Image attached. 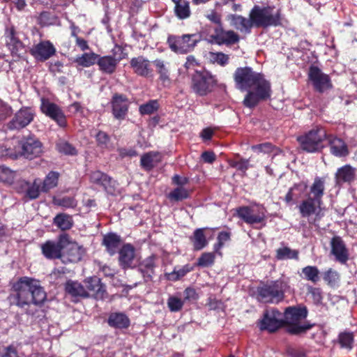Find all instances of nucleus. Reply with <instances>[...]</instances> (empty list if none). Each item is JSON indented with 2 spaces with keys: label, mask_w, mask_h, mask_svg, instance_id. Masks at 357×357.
Masks as SVG:
<instances>
[{
  "label": "nucleus",
  "mask_w": 357,
  "mask_h": 357,
  "mask_svg": "<svg viewBox=\"0 0 357 357\" xmlns=\"http://www.w3.org/2000/svg\"><path fill=\"white\" fill-rule=\"evenodd\" d=\"M234 79L238 89L248 91L243 100V105L247 107L253 108L271 96V83L263 74L254 71L250 67L237 68Z\"/></svg>",
  "instance_id": "1"
},
{
  "label": "nucleus",
  "mask_w": 357,
  "mask_h": 357,
  "mask_svg": "<svg viewBox=\"0 0 357 357\" xmlns=\"http://www.w3.org/2000/svg\"><path fill=\"white\" fill-rule=\"evenodd\" d=\"M9 295L10 303L19 307L33 304L42 305L46 300L47 294L40 282L32 278L21 277L10 283Z\"/></svg>",
  "instance_id": "2"
},
{
  "label": "nucleus",
  "mask_w": 357,
  "mask_h": 357,
  "mask_svg": "<svg viewBox=\"0 0 357 357\" xmlns=\"http://www.w3.org/2000/svg\"><path fill=\"white\" fill-rule=\"evenodd\" d=\"M324 190V179L316 177L310 188L309 192L306 195V198L298 206L301 217L309 218L315 214L317 209L321 208Z\"/></svg>",
  "instance_id": "3"
},
{
  "label": "nucleus",
  "mask_w": 357,
  "mask_h": 357,
  "mask_svg": "<svg viewBox=\"0 0 357 357\" xmlns=\"http://www.w3.org/2000/svg\"><path fill=\"white\" fill-rule=\"evenodd\" d=\"M256 28L277 27L282 25V14L280 8L274 6H259L255 5L249 13Z\"/></svg>",
  "instance_id": "4"
},
{
  "label": "nucleus",
  "mask_w": 357,
  "mask_h": 357,
  "mask_svg": "<svg viewBox=\"0 0 357 357\" xmlns=\"http://www.w3.org/2000/svg\"><path fill=\"white\" fill-rule=\"evenodd\" d=\"M305 306H290L285 309L283 314L284 326L288 333L299 335L310 330L313 325L303 321L307 316Z\"/></svg>",
  "instance_id": "5"
},
{
  "label": "nucleus",
  "mask_w": 357,
  "mask_h": 357,
  "mask_svg": "<svg viewBox=\"0 0 357 357\" xmlns=\"http://www.w3.org/2000/svg\"><path fill=\"white\" fill-rule=\"evenodd\" d=\"M327 132L321 126H316L303 135L298 137L301 148L307 153L320 152L324 148L323 142L326 140Z\"/></svg>",
  "instance_id": "6"
},
{
  "label": "nucleus",
  "mask_w": 357,
  "mask_h": 357,
  "mask_svg": "<svg viewBox=\"0 0 357 357\" xmlns=\"http://www.w3.org/2000/svg\"><path fill=\"white\" fill-rule=\"evenodd\" d=\"M217 85V79L209 71L202 68L195 70L191 79V89L199 96H205L211 93Z\"/></svg>",
  "instance_id": "7"
},
{
  "label": "nucleus",
  "mask_w": 357,
  "mask_h": 357,
  "mask_svg": "<svg viewBox=\"0 0 357 357\" xmlns=\"http://www.w3.org/2000/svg\"><path fill=\"white\" fill-rule=\"evenodd\" d=\"M283 282L269 281L257 287V300L265 303H278L284 299Z\"/></svg>",
  "instance_id": "8"
},
{
  "label": "nucleus",
  "mask_w": 357,
  "mask_h": 357,
  "mask_svg": "<svg viewBox=\"0 0 357 357\" xmlns=\"http://www.w3.org/2000/svg\"><path fill=\"white\" fill-rule=\"evenodd\" d=\"M266 209L261 204L251 202L248 206H241L234 209V215L245 223H261L266 218Z\"/></svg>",
  "instance_id": "9"
},
{
  "label": "nucleus",
  "mask_w": 357,
  "mask_h": 357,
  "mask_svg": "<svg viewBox=\"0 0 357 357\" xmlns=\"http://www.w3.org/2000/svg\"><path fill=\"white\" fill-rule=\"evenodd\" d=\"M200 38L196 34H183L181 36L171 35L167 43L172 51L178 54H187L194 50Z\"/></svg>",
  "instance_id": "10"
},
{
  "label": "nucleus",
  "mask_w": 357,
  "mask_h": 357,
  "mask_svg": "<svg viewBox=\"0 0 357 357\" xmlns=\"http://www.w3.org/2000/svg\"><path fill=\"white\" fill-rule=\"evenodd\" d=\"M261 331L273 333L282 326H284V316L276 308L267 309L264 312L263 319L259 322Z\"/></svg>",
  "instance_id": "11"
},
{
  "label": "nucleus",
  "mask_w": 357,
  "mask_h": 357,
  "mask_svg": "<svg viewBox=\"0 0 357 357\" xmlns=\"http://www.w3.org/2000/svg\"><path fill=\"white\" fill-rule=\"evenodd\" d=\"M240 36L234 30H225L223 25L215 26L214 33L209 35L208 41L218 45L231 47L239 43Z\"/></svg>",
  "instance_id": "12"
},
{
  "label": "nucleus",
  "mask_w": 357,
  "mask_h": 357,
  "mask_svg": "<svg viewBox=\"0 0 357 357\" xmlns=\"http://www.w3.org/2000/svg\"><path fill=\"white\" fill-rule=\"evenodd\" d=\"M308 77L311 81L315 91L323 93L333 88L330 76L324 73L321 69L316 66H311L309 68Z\"/></svg>",
  "instance_id": "13"
},
{
  "label": "nucleus",
  "mask_w": 357,
  "mask_h": 357,
  "mask_svg": "<svg viewBox=\"0 0 357 357\" xmlns=\"http://www.w3.org/2000/svg\"><path fill=\"white\" fill-rule=\"evenodd\" d=\"M20 146V156L29 160H33L43 153V144L35 136L23 137L19 142Z\"/></svg>",
  "instance_id": "14"
},
{
  "label": "nucleus",
  "mask_w": 357,
  "mask_h": 357,
  "mask_svg": "<svg viewBox=\"0 0 357 357\" xmlns=\"http://www.w3.org/2000/svg\"><path fill=\"white\" fill-rule=\"evenodd\" d=\"M35 116L33 107H22L7 123V128L10 130L23 129L33 121Z\"/></svg>",
  "instance_id": "15"
},
{
  "label": "nucleus",
  "mask_w": 357,
  "mask_h": 357,
  "mask_svg": "<svg viewBox=\"0 0 357 357\" xmlns=\"http://www.w3.org/2000/svg\"><path fill=\"white\" fill-rule=\"evenodd\" d=\"M40 101L41 112L54 121L59 127L66 128L67 126L66 117L61 108L47 98H42Z\"/></svg>",
  "instance_id": "16"
},
{
  "label": "nucleus",
  "mask_w": 357,
  "mask_h": 357,
  "mask_svg": "<svg viewBox=\"0 0 357 357\" xmlns=\"http://www.w3.org/2000/svg\"><path fill=\"white\" fill-rule=\"evenodd\" d=\"M112 113L118 120H124L128 115L130 102L128 98L121 93H115L110 101Z\"/></svg>",
  "instance_id": "17"
},
{
  "label": "nucleus",
  "mask_w": 357,
  "mask_h": 357,
  "mask_svg": "<svg viewBox=\"0 0 357 357\" xmlns=\"http://www.w3.org/2000/svg\"><path fill=\"white\" fill-rule=\"evenodd\" d=\"M56 48L50 40H42L33 45L29 53L33 58L40 62H44L56 54Z\"/></svg>",
  "instance_id": "18"
},
{
  "label": "nucleus",
  "mask_w": 357,
  "mask_h": 357,
  "mask_svg": "<svg viewBox=\"0 0 357 357\" xmlns=\"http://www.w3.org/2000/svg\"><path fill=\"white\" fill-rule=\"evenodd\" d=\"M67 242V234L59 236L58 242L47 241L42 245V252L47 259H60L63 257L65 243Z\"/></svg>",
  "instance_id": "19"
},
{
  "label": "nucleus",
  "mask_w": 357,
  "mask_h": 357,
  "mask_svg": "<svg viewBox=\"0 0 357 357\" xmlns=\"http://www.w3.org/2000/svg\"><path fill=\"white\" fill-rule=\"evenodd\" d=\"M84 283L89 297H93L96 300H103L107 297L106 286L99 278L96 276L87 278Z\"/></svg>",
  "instance_id": "20"
},
{
  "label": "nucleus",
  "mask_w": 357,
  "mask_h": 357,
  "mask_svg": "<svg viewBox=\"0 0 357 357\" xmlns=\"http://www.w3.org/2000/svg\"><path fill=\"white\" fill-rule=\"evenodd\" d=\"M130 66L133 73L138 76L149 78L153 75L151 61L144 56L132 58L130 61Z\"/></svg>",
  "instance_id": "21"
},
{
  "label": "nucleus",
  "mask_w": 357,
  "mask_h": 357,
  "mask_svg": "<svg viewBox=\"0 0 357 357\" xmlns=\"http://www.w3.org/2000/svg\"><path fill=\"white\" fill-rule=\"evenodd\" d=\"M326 139L328 141L331 153L336 157H346L349 154L347 144L345 142L337 136L328 134Z\"/></svg>",
  "instance_id": "22"
},
{
  "label": "nucleus",
  "mask_w": 357,
  "mask_h": 357,
  "mask_svg": "<svg viewBox=\"0 0 357 357\" xmlns=\"http://www.w3.org/2000/svg\"><path fill=\"white\" fill-rule=\"evenodd\" d=\"M84 253V249L75 242L70 241L67 235V242L65 243L64 250H63V257H66L70 262L76 263L82 259Z\"/></svg>",
  "instance_id": "23"
},
{
  "label": "nucleus",
  "mask_w": 357,
  "mask_h": 357,
  "mask_svg": "<svg viewBox=\"0 0 357 357\" xmlns=\"http://www.w3.org/2000/svg\"><path fill=\"white\" fill-rule=\"evenodd\" d=\"M331 253L337 261L345 264L349 259V252L343 240L340 236H334L331 241Z\"/></svg>",
  "instance_id": "24"
},
{
  "label": "nucleus",
  "mask_w": 357,
  "mask_h": 357,
  "mask_svg": "<svg viewBox=\"0 0 357 357\" xmlns=\"http://www.w3.org/2000/svg\"><path fill=\"white\" fill-rule=\"evenodd\" d=\"M123 57L115 58L114 56H100L98 59L97 65L100 72L107 75H112L116 70L119 63Z\"/></svg>",
  "instance_id": "25"
},
{
  "label": "nucleus",
  "mask_w": 357,
  "mask_h": 357,
  "mask_svg": "<svg viewBox=\"0 0 357 357\" xmlns=\"http://www.w3.org/2000/svg\"><path fill=\"white\" fill-rule=\"evenodd\" d=\"M227 20L230 22L231 26L241 32L250 33L252 28L255 27L251 17L246 18L242 15L236 14H229L227 15Z\"/></svg>",
  "instance_id": "26"
},
{
  "label": "nucleus",
  "mask_w": 357,
  "mask_h": 357,
  "mask_svg": "<svg viewBox=\"0 0 357 357\" xmlns=\"http://www.w3.org/2000/svg\"><path fill=\"white\" fill-rule=\"evenodd\" d=\"M356 169L350 165H345L337 169L335 175V182L337 185L351 183L356 179Z\"/></svg>",
  "instance_id": "27"
},
{
  "label": "nucleus",
  "mask_w": 357,
  "mask_h": 357,
  "mask_svg": "<svg viewBox=\"0 0 357 357\" xmlns=\"http://www.w3.org/2000/svg\"><path fill=\"white\" fill-rule=\"evenodd\" d=\"M119 260L123 268L131 267L135 257V248L130 244L124 245L119 251Z\"/></svg>",
  "instance_id": "28"
},
{
  "label": "nucleus",
  "mask_w": 357,
  "mask_h": 357,
  "mask_svg": "<svg viewBox=\"0 0 357 357\" xmlns=\"http://www.w3.org/2000/svg\"><path fill=\"white\" fill-rule=\"evenodd\" d=\"M161 160L158 152L149 151L141 156L140 165L146 171L152 170L155 166Z\"/></svg>",
  "instance_id": "29"
},
{
  "label": "nucleus",
  "mask_w": 357,
  "mask_h": 357,
  "mask_svg": "<svg viewBox=\"0 0 357 357\" xmlns=\"http://www.w3.org/2000/svg\"><path fill=\"white\" fill-rule=\"evenodd\" d=\"M121 238L114 233H109L104 236L102 244L105 246L107 252L114 255L119 248Z\"/></svg>",
  "instance_id": "30"
},
{
  "label": "nucleus",
  "mask_w": 357,
  "mask_h": 357,
  "mask_svg": "<svg viewBox=\"0 0 357 357\" xmlns=\"http://www.w3.org/2000/svg\"><path fill=\"white\" fill-rule=\"evenodd\" d=\"M65 290L68 294L73 297H89V294L85 289V286L77 281H67L65 284Z\"/></svg>",
  "instance_id": "31"
},
{
  "label": "nucleus",
  "mask_w": 357,
  "mask_h": 357,
  "mask_svg": "<svg viewBox=\"0 0 357 357\" xmlns=\"http://www.w3.org/2000/svg\"><path fill=\"white\" fill-rule=\"evenodd\" d=\"M107 322L110 326L119 329L127 328L130 326L129 318L122 312L110 314Z\"/></svg>",
  "instance_id": "32"
},
{
  "label": "nucleus",
  "mask_w": 357,
  "mask_h": 357,
  "mask_svg": "<svg viewBox=\"0 0 357 357\" xmlns=\"http://www.w3.org/2000/svg\"><path fill=\"white\" fill-rule=\"evenodd\" d=\"M306 188V184L301 183L294 184L289 188V191L286 194L284 198V202L289 206H293L295 204L300 197V193L304 191Z\"/></svg>",
  "instance_id": "33"
},
{
  "label": "nucleus",
  "mask_w": 357,
  "mask_h": 357,
  "mask_svg": "<svg viewBox=\"0 0 357 357\" xmlns=\"http://www.w3.org/2000/svg\"><path fill=\"white\" fill-rule=\"evenodd\" d=\"M55 149L59 153L67 156H76L78 154L76 147L64 139L56 141Z\"/></svg>",
  "instance_id": "34"
},
{
  "label": "nucleus",
  "mask_w": 357,
  "mask_h": 357,
  "mask_svg": "<svg viewBox=\"0 0 357 357\" xmlns=\"http://www.w3.org/2000/svg\"><path fill=\"white\" fill-rule=\"evenodd\" d=\"M153 64L155 67L156 73L159 75V80L163 85L169 84L170 83L169 71L164 61L155 59L153 61Z\"/></svg>",
  "instance_id": "35"
},
{
  "label": "nucleus",
  "mask_w": 357,
  "mask_h": 357,
  "mask_svg": "<svg viewBox=\"0 0 357 357\" xmlns=\"http://www.w3.org/2000/svg\"><path fill=\"white\" fill-rule=\"evenodd\" d=\"M154 267L155 264L153 257H149L140 264L139 271L141 272L146 281L151 280L154 273Z\"/></svg>",
  "instance_id": "36"
},
{
  "label": "nucleus",
  "mask_w": 357,
  "mask_h": 357,
  "mask_svg": "<svg viewBox=\"0 0 357 357\" xmlns=\"http://www.w3.org/2000/svg\"><path fill=\"white\" fill-rule=\"evenodd\" d=\"M227 162L231 167L235 168L243 173H245L250 166L249 159L243 158L238 153L236 154L234 158L228 159Z\"/></svg>",
  "instance_id": "37"
},
{
  "label": "nucleus",
  "mask_w": 357,
  "mask_h": 357,
  "mask_svg": "<svg viewBox=\"0 0 357 357\" xmlns=\"http://www.w3.org/2000/svg\"><path fill=\"white\" fill-rule=\"evenodd\" d=\"M99 54L94 52L84 53L75 59V62L82 67H90L95 63L97 64Z\"/></svg>",
  "instance_id": "38"
},
{
  "label": "nucleus",
  "mask_w": 357,
  "mask_h": 357,
  "mask_svg": "<svg viewBox=\"0 0 357 357\" xmlns=\"http://www.w3.org/2000/svg\"><path fill=\"white\" fill-rule=\"evenodd\" d=\"M59 174L56 172L51 171L45 176L43 185L41 187V191L47 192L50 189L54 188L58 184Z\"/></svg>",
  "instance_id": "39"
},
{
  "label": "nucleus",
  "mask_w": 357,
  "mask_h": 357,
  "mask_svg": "<svg viewBox=\"0 0 357 357\" xmlns=\"http://www.w3.org/2000/svg\"><path fill=\"white\" fill-rule=\"evenodd\" d=\"M205 229H197L194 232L193 237L191 240L193 243L194 249L196 250H200L206 246L208 242L206 239V236L204 234Z\"/></svg>",
  "instance_id": "40"
},
{
  "label": "nucleus",
  "mask_w": 357,
  "mask_h": 357,
  "mask_svg": "<svg viewBox=\"0 0 357 357\" xmlns=\"http://www.w3.org/2000/svg\"><path fill=\"white\" fill-rule=\"evenodd\" d=\"M275 257L278 260L298 259V251L289 247L280 248L276 250Z\"/></svg>",
  "instance_id": "41"
},
{
  "label": "nucleus",
  "mask_w": 357,
  "mask_h": 357,
  "mask_svg": "<svg viewBox=\"0 0 357 357\" xmlns=\"http://www.w3.org/2000/svg\"><path fill=\"white\" fill-rule=\"evenodd\" d=\"M52 202L54 205L63 208H75L77 204V200L71 196L54 197Z\"/></svg>",
  "instance_id": "42"
},
{
  "label": "nucleus",
  "mask_w": 357,
  "mask_h": 357,
  "mask_svg": "<svg viewBox=\"0 0 357 357\" xmlns=\"http://www.w3.org/2000/svg\"><path fill=\"white\" fill-rule=\"evenodd\" d=\"M174 13L179 20H185L190 17L191 15L190 2L185 1L175 6Z\"/></svg>",
  "instance_id": "43"
},
{
  "label": "nucleus",
  "mask_w": 357,
  "mask_h": 357,
  "mask_svg": "<svg viewBox=\"0 0 357 357\" xmlns=\"http://www.w3.org/2000/svg\"><path fill=\"white\" fill-rule=\"evenodd\" d=\"M159 107L158 100H150L139 107V112L141 115H151L157 112Z\"/></svg>",
  "instance_id": "44"
},
{
  "label": "nucleus",
  "mask_w": 357,
  "mask_h": 357,
  "mask_svg": "<svg viewBox=\"0 0 357 357\" xmlns=\"http://www.w3.org/2000/svg\"><path fill=\"white\" fill-rule=\"evenodd\" d=\"M208 58L211 63H218L221 66H225L227 64H228L229 61V55L222 52H210L208 53Z\"/></svg>",
  "instance_id": "45"
},
{
  "label": "nucleus",
  "mask_w": 357,
  "mask_h": 357,
  "mask_svg": "<svg viewBox=\"0 0 357 357\" xmlns=\"http://www.w3.org/2000/svg\"><path fill=\"white\" fill-rule=\"evenodd\" d=\"M304 278L314 283L319 280V271L316 266H307L302 269Z\"/></svg>",
  "instance_id": "46"
},
{
  "label": "nucleus",
  "mask_w": 357,
  "mask_h": 357,
  "mask_svg": "<svg viewBox=\"0 0 357 357\" xmlns=\"http://www.w3.org/2000/svg\"><path fill=\"white\" fill-rule=\"evenodd\" d=\"M8 49L10 50L12 56L17 59H23L26 53L25 46L20 40L8 47Z\"/></svg>",
  "instance_id": "47"
},
{
  "label": "nucleus",
  "mask_w": 357,
  "mask_h": 357,
  "mask_svg": "<svg viewBox=\"0 0 357 357\" xmlns=\"http://www.w3.org/2000/svg\"><path fill=\"white\" fill-rule=\"evenodd\" d=\"M108 180L103 183L102 187L108 195L116 196L119 194L118 183L109 176H108Z\"/></svg>",
  "instance_id": "48"
},
{
  "label": "nucleus",
  "mask_w": 357,
  "mask_h": 357,
  "mask_svg": "<svg viewBox=\"0 0 357 357\" xmlns=\"http://www.w3.org/2000/svg\"><path fill=\"white\" fill-rule=\"evenodd\" d=\"M97 146L102 149H107L109 147L110 137L105 132L99 130L95 135Z\"/></svg>",
  "instance_id": "49"
},
{
  "label": "nucleus",
  "mask_w": 357,
  "mask_h": 357,
  "mask_svg": "<svg viewBox=\"0 0 357 357\" xmlns=\"http://www.w3.org/2000/svg\"><path fill=\"white\" fill-rule=\"evenodd\" d=\"M5 42L6 46L10 47L13 44L19 41L20 39L17 36V32L14 26L7 27L4 33Z\"/></svg>",
  "instance_id": "50"
},
{
  "label": "nucleus",
  "mask_w": 357,
  "mask_h": 357,
  "mask_svg": "<svg viewBox=\"0 0 357 357\" xmlns=\"http://www.w3.org/2000/svg\"><path fill=\"white\" fill-rule=\"evenodd\" d=\"M107 174L100 171H94L90 175V181L92 183L102 186L108 180Z\"/></svg>",
  "instance_id": "51"
},
{
  "label": "nucleus",
  "mask_w": 357,
  "mask_h": 357,
  "mask_svg": "<svg viewBox=\"0 0 357 357\" xmlns=\"http://www.w3.org/2000/svg\"><path fill=\"white\" fill-rule=\"evenodd\" d=\"M189 196L188 191L183 187H178L169 193V198L175 201H181Z\"/></svg>",
  "instance_id": "52"
},
{
  "label": "nucleus",
  "mask_w": 357,
  "mask_h": 357,
  "mask_svg": "<svg viewBox=\"0 0 357 357\" xmlns=\"http://www.w3.org/2000/svg\"><path fill=\"white\" fill-rule=\"evenodd\" d=\"M215 255L213 252H204L198 259L197 265L202 267H208L213 264Z\"/></svg>",
  "instance_id": "53"
},
{
  "label": "nucleus",
  "mask_w": 357,
  "mask_h": 357,
  "mask_svg": "<svg viewBox=\"0 0 357 357\" xmlns=\"http://www.w3.org/2000/svg\"><path fill=\"white\" fill-rule=\"evenodd\" d=\"M339 342L342 347H344L349 349L352 348L354 342V335L351 333L344 332L342 333L339 335Z\"/></svg>",
  "instance_id": "54"
},
{
  "label": "nucleus",
  "mask_w": 357,
  "mask_h": 357,
  "mask_svg": "<svg viewBox=\"0 0 357 357\" xmlns=\"http://www.w3.org/2000/svg\"><path fill=\"white\" fill-rule=\"evenodd\" d=\"M40 191V183H38V181L36 179L31 185L28 186L26 195L29 199H34L38 197Z\"/></svg>",
  "instance_id": "55"
},
{
  "label": "nucleus",
  "mask_w": 357,
  "mask_h": 357,
  "mask_svg": "<svg viewBox=\"0 0 357 357\" xmlns=\"http://www.w3.org/2000/svg\"><path fill=\"white\" fill-rule=\"evenodd\" d=\"M13 112L12 107L0 99V121H6L13 114Z\"/></svg>",
  "instance_id": "56"
},
{
  "label": "nucleus",
  "mask_w": 357,
  "mask_h": 357,
  "mask_svg": "<svg viewBox=\"0 0 357 357\" xmlns=\"http://www.w3.org/2000/svg\"><path fill=\"white\" fill-rule=\"evenodd\" d=\"M167 305L172 312L181 310L183 305V301L176 296H170L167 300Z\"/></svg>",
  "instance_id": "57"
},
{
  "label": "nucleus",
  "mask_w": 357,
  "mask_h": 357,
  "mask_svg": "<svg viewBox=\"0 0 357 357\" xmlns=\"http://www.w3.org/2000/svg\"><path fill=\"white\" fill-rule=\"evenodd\" d=\"M205 17L211 22L215 24L216 26L223 25L222 22V15L215 10H210L205 15Z\"/></svg>",
  "instance_id": "58"
},
{
  "label": "nucleus",
  "mask_w": 357,
  "mask_h": 357,
  "mask_svg": "<svg viewBox=\"0 0 357 357\" xmlns=\"http://www.w3.org/2000/svg\"><path fill=\"white\" fill-rule=\"evenodd\" d=\"M252 149L255 151L268 153L272 152V151L273 149V145L271 143L266 142V143L254 145L252 146Z\"/></svg>",
  "instance_id": "59"
},
{
  "label": "nucleus",
  "mask_w": 357,
  "mask_h": 357,
  "mask_svg": "<svg viewBox=\"0 0 357 357\" xmlns=\"http://www.w3.org/2000/svg\"><path fill=\"white\" fill-rule=\"evenodd\" d=\"M117 151L121 158L126 157L132 158L138 155L137 151L133 148H119Z\"/></svg>",
  "instance_id": "60"
},
{
  "label": "nucleus",
  "mask_w": 357,
  "mask_h": 357,
  "mask_svg": "<svg viewBox=\"0 0 357 357\" xmlns=\"http://www.w3.org/2000/svg\"><path fill=\"white\" fill-rule=\"evenodd\" d=\"M309 293L312 295V297L316 303H319L322 300L321 291L319 288L309 287Z\"/></svg>",
  "instance_id": "61"
},
{
  "label": "nucleus",
  "mask_w": 357,
  "mask_h": 357,
  "mask_svg": "<svg viewBox=\"0 0 357 357\" xmlns=\"http://www.w3.org/2000/svg\"><path fill=\"white\" fill-rule=\"evenodd\" d=\"M72 216L66 213H59L54 218L53 223H72Z\"/></svg>",
  "instance_id": "62"
},
{
  "label": "nucleus",
  "mask_w": 357,
  "mask_h": 357,
  "mask_svg": "<svg viewBox=\"0 0 357 357\" xmlns=\"http://www.w3.org/2000/svg\"><path fill=\"white\" fill-rule=\"evenodd\" d=\"M199 66V63L192 55H190L186 58L184 67L187 69H194L195 67Z\"/></svg>",
  "instance_id": "63"
},
{
  "label": "nucleus",
  "mask_w": 357,
  "mask_h": 357,
  "mask_svg": "<svg viewBox=\"0 0 357 357\" xmlns=\"http://www.w3.org/2000/svg\"><path fill=\"white\" fill-rule=\"evenodd\" d=\"M202 159L204 162L212 164L216 159V155L213 151H204L202 153Z\"/></svg>",
  "instance_id": "64"
}]
</instances>
